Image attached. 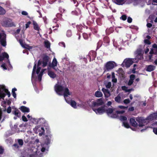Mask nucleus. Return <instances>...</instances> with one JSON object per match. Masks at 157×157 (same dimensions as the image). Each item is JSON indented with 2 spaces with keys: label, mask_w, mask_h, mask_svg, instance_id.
<instances>
[{
  "label": "nucleus",
  "mask_w": 157,
  "mask_h": 157,
  "mask_svg": "<svg viewBox=\"0 0 157 157\" xmlns=\"http://www.w3.org/2000/svg\"><path fill=\"white\" fill-rule=\"evenodd\" d=\"M127 17L125 15H123L121 17H120V19L123 21H125L127 19Z\"/></svg>",
  "instance_id": "48"
},
{
  "label": "nucleus",
  "mask_w": 157,
  "mask_h": 157,
  "mask_svg": "<svg viewBox=\"0 0 157 157\" xmlns=\"http://www.w3.org/2000/svg\"><path fill=\"white\" fill-rule=\"evenodd\" d=\"M115 101L118 103H120L121 102V98L119 94L115 98Z\"/></svg>",
  "instance_id": "29"
},
{
  "label": "nucleus",
  "mask_w": 157,
  "mask_h": 157,
  "mask_svg": "<svg viewBox=\"0 0 157 157\" xmlns=\"http://www.w3.org/2000/svg\"><path fill=\"white\" fill-rule=\"evenodd\" d=\"M33 28L35 30L37 31H38V32H37V33H39V31L40 29V28L38 24L37 23L34 21H33Z\"/></svg>",
  "instance_id": "16"
},
{
  "label": "nucleus",
  "mask_w": 157,
  "mask_h": 157,
  "mask_svg": "<svg viewBox=\"0 0 157 157\" xmlns=\"http://www.w3.org/2000/svg\"><path fill=\"white\" fill-rule=\"evenodd\" d=\"M136 55V61L137 62L139 60H141L143 59V54L142 53V50L140 49H137L135 52Z\"/></svg>",
  "instance_id": "4"
},
{
  "label": "nucleus",
  "mask_w": 157,
  "mask_h": 157,
  "mask_svg": "<svg viewBox=\"0 0 157 157\" xmlns=\"http://www.w3.org/2000/svg\"><path fill=\"white\" fill-rule=\"evenodd\" d=\"M6 13V10L2 6H0V14L4 15Z\"/></svg>",
  "instance_id": "33"
},
{
  "label": "nucleus",
  "mask_w": 157,
  "mask_h": 157,
  "mask_svg": "<svg viewBox=\"0 0 157 157\" xmlns=\"http://www.w3.org/2000/svg\"><path fill=\"white\" fill-rule=\"evenodd\" d=\"M116 64L115 63L114 61H109L107 62L104 66V73L111 70L116 66Z\"/></svg>",
  "instance_id": "2"
},
{
  "label": "nucleus",
  "mask_w": 157,
  "mask_h": 157,
  "mask_svg": "<svg viewBox=\"0 0 157 157\" xmlns=\"http://www.w3.org/2000/svg\"><path fill=\"white\" fill-rule=\"evenodd\" d=\"M24 48L27 49L29 50L30 49H31L32 48V47L31 46H30L29 45L25 44V45H24L23 47Z\"/></svg>",
  "instance_id": "39"
},
{
  "label": "nucleus",
  "mask_w": 157,
  "mask_h": 157,
  "mask_svg": "<svg viewBox=\"0 0 157 157\" xmlns=\"http://www.w3.org/2000/svg\"><path fill=\"white\" fill-rule=\"evenodd\" d=\"M102 90L104 94L105 98H108L110 96V94L108 89L103 88Z\"/></svg>",
  "instance_id": "13"
},
{
  "label": "nucleus",
  "mask_w": 157,
  "mask_h": 157,
  "mask_svg": "<svg viewBox=\"0 0 157 157\" xmlns=\"http://www.w3.org/2000/svg\"><path fill=\"white\" fill-rule=\"evenodd\" d=\"M15 110L12 112L13 114H14L16 116L20 117L21 116V113L18 109L17 108H15Z\"/></svg>",
  "instance_id": "18"
},
{
  "label": "nucleus",
  "mask_w": 157,
  "mask_h": 157,
  "mask_svg": "<svg viewBox=\"0 0 157 157\" xmlns=\"http://www.w3.org/2000/svg\"><path fill=\"white\" fill-rule=\"evenodd\" d=\"M136 121H137L139 122V124H138V126L140 127H142L144 126L142 122H140V121H138L137 119H136Z\"/></svg>",
  "instance_id": "56"
},
{
  "label": "nucleus",
  "mask_w": 157,
  "mask_h": 157,
  "mask_svg": "<svg viewBox=\"0 0 157 157\" xmlns=\"http://www.w3.org/2000/svg\"><path fill=\"white\" fill-rule=\"evenodd\" d=\"M123 124L124 127L127 128H129L130 127L129 124L127 122H123Z\"/></svg>",
  "instance_id": "46"
},
{
  "label": "nucleus",
  "mask_w": 157,
  "mask_h": 157,
  "mask_svg": "<svg viewBox=\"0 0 157 157\" xmlns=\"http://www.w3.org/2000/svg\"><path fill=\"white\" fill-rule=\"evenodd\" d=\"M56 17L59 20H61L62 18V14L61 13H58L56 15Z\"/></svg>",
  "instance_id": "42"
},
{
  "label": "nucleus",
  "mask_w": 157,
  "mask_h": 157,
  "mask_svg": "<svg viewBox=\"0 0 157 157\" xmlns=\"http://www.w3.org/2000/svg\"><path fill=\"white\" fill-rule=\"evenodd\" d=\"M133 82V80L129 79V81H128V86H131V85L132 84Z\"/></svg>",
  "instance_id": "60"
},
{
  "label": "nucleus",
  "mask_w": 157,
  "mask_h": 157,
  "mask_svg": "<svg viewBox=\"0 0 157 157\" xmlns=\"http://www.w3.org/2000/svg\"><path fill=\"white\" fill-rule=\"evenodd\" d=\"M149 53L150 54H154L156 55L157 57V49H153V48H151Z\"/></svg>",
  "instance_id": "28"
},
{
  "label": "nucleus",
  "mask_w": 157,
  "mask_h": 157,
  "mask_svg": "<svg viewBox=\"0 0 157 157\" xmlns=\"http://www.w3.org/2000/svg\"><path fill=\"white\" fill-rule=\"evenodd\" d=\"M4 151V149L3 147L0 146V154H3Z\"/></svg>",
  "instance_id": "59"
},
{
  "label": "nucleus",
  "mask_w": 157,
  "mask_h": 157,
  "mask_svg": "<svg viewBox=\"0 0 157 157\" xmlns=\"http://www.w3.org/2000/svg\"><path fill=\"white\" fill-rule=\"evenodd\" d=\"M92 110L94 111L96 114H102L105 112V109L104 106H102L97 109L94 108V107H92Z\"/></svg>",
  "instance_id": "9"
},
{
  "label": "nucleus",
  "mask_w": 157,
  "mask_h": 157,
  "mask_svg": "<svg viewBox=\"0 0 157 157\" xmlns=\"http://www.w3.org/2000/svg\"><path fill=\"white\" fill-rule=\"evenodd\" d=\"M42 75L43 74L40 73L39 74L38 76V78L39 81H41Z\"/></svg>",
  "instance_id": "52"
},
{
  "label": "nucleus",
  "mask_w": 157,
  "mask_h": 157,
  "mask_svg": "<svg viewBox=\"0 0 157 157\" xmlns=\"http://www.w3.org/2000/svg\"><path fill=\"white\" fill-rule=\"evenodd\" d=\"M3 26L8 27L15 26V25L13 22H12L10 19L7 18L3 21L2 23Z\"/></svg>",
  "instance_id": "3"
},
{
  "label": "nucleus",
  "mask_w": 157,
  "mask_h": 157,
  "mask_svg": "<svg viewBox=\"0 0 157 157\" xmlns=\"http://www.w3.org/2000/svg\"><path fill=\"white\" fill-rule=\"evenodd\" d=\"M4 36H6V35L4 33H0V40L2 39V38L4 37Z\"/></svg>",
  "instance_id": "53"
},
{
  "label": "nucleus",
  "mask_w": 157,
  "mask_h": 157,
  "mask_svg": "<svg viewBox=\"0 0 157 157\" xmlns=\"http://www.w3.org/2000/svg\"><path fill=\"white\" fill-rule=\"evenodd\" d=\"M66 35L68 37H71L72 35V32L71 30H68L67 31Z\"/></svg>",
  "instance_id": "41"
},
{
  "label": "nucleus",
  "mask_w": 157,
  "mask_h": 157,
  "mask_svg": "<svg viewBox=\"0 0 157 157\" xmlns=\"http://www.w3.org/2000/svg\"><path fill=\"white\" fill-rule=\"evenodd\" d=\"M41 69V68L39 66H37V69L36 71V74H39V72L40 71V70Z\"/></svg>",
  "instance_id": "55"
},
{
  "label": "nucleus",
  "mask_w": 157,
  "mask_h": 157,
  "mask_svg": "<svg viewBox=\"0 0 157 157\" xmlns=\"http://www.w3.org/2000/svg\"><path fill=\"white\" fill-rule=\"evenodd\" d=\"M114 31L113 28L111 27L109 29H107L106 30V33L107 35H109L113 33Z\"/></svg>",
  "instance_id": "24"
},
{
  "label": "nucleus",
  "mask_w": 157,
  "mask_h": 157,
  "mask_svg": "<svg viewBox=\"0 0 157 157\" xmlns=\"http://www.w3.org/2000/svg\"><path fill=\"white\" fill-rule=\"evenodd\" d=\"M19 109L23 113H29L30 112L29 109L24 106H21Z\"/></svg>",
  "instance_id": "15"
},
{
  "label": "nucleus",
  "mask_w": 157,
  "mask_h": 157,
  "mask_svg": "<svg viewBox=\"0 0 157 157\" xmlns=\"http://www.w3.org/2000/svg\"><path fill=\"white\" fill-rule=\"evenodd\" d=\"M135 78V75L133 74L131 75L130 76V80H134Z\"/></svg>",
  "instance_id": "61"
},
{
  "label": "nucleus",
  "mask_w": 157,
  "mask_h": 157,
  "mask_svg": "<svg viewBox=\"0 0 157 157\" xmlns=\"http://www.w3.org/2000/svg\"><path fill=\"white\" fill-rule=\"evenodd\" d=\"M137 62L136 59L127 58L124 59L122 65V67L125 66L127 68L129 67L133 63Z\"/></svg>",
  "instance_id": "1"
},
{
  "label": "nucleus",
  "mask_w": 157,
  "mask_h": 157,
  "mask_svg": "<svg viewBox=\"0 0 157 157\" xmlns=\"http://www.w3.org/2000/svg\"><path fill=\"white\" fill-rule=\"evenodd\" d=\"M153 132L157 135V128H153Z\"/></svg>",
  "instance_id": "64"
},
{
  "label": "nucleus",
  "mask_w": 157,
  "mask_h": 157,
  "mask_svg": "<svg viewBox=\"0 0 157 157\" xmlns=\"http://www.w3.org/2000/svg\"><path fill=\"white\" fill-rule=\"evenodd\" d=\"M102 41L101 40H99L97 43V50L99 48L102 46Z\"/></svg>",
  "instance_id": "34"
},
{
  "label": "nucleus",
  "mask_w": 157,
  "mask_h": 157,
  "mask_svg": "<svg viewBox=\"0 0 157 157\" xmlns=\"http://www.w3.org/2000/svg\"><path fill=\"white\" fill-rule=\"evenodd\" d=\"M9 56L8 54L6 52H4L2 53V55H0V62L2 61L4 59H6L8 62L10 63V61L9 60Z\"/></svg>",
  "instance_id": "10"
},
{
  "label": "nucleus",
  "mask_w": 157,
  "mask_h": 157,
  "mask_svg": "<svg viewBox=\"0 0 157 157\" xmlns=\"http://www.w3.org/2000/svg\"><path fill=\"white\" fill-rule=\"evenodd\" d=\"M83 38L86 40L88 39L89 38V36L86 33H84L82 34Z\"/></svg>",
  "instance_id": "43"
},
{
  "label": "nucleus",
  "mask_w": 157,
  "mask_h": 157,
  "mask_svg": "<svg viewBox=\"0 0 157 157\" xmlns=\"http://www.w3.org/2000/svg\"><path fill=\"white\" fill-rule=\"evenodd\" d=\"M10 5L11 4L10 2L9 1H7L6 2L5 6L6 7L10 8Z\"/></svg>",
  "instance_id": "45"
},
{
  "label": "nucleus",
  "mask_w": 157,
  "mask_h": 157,
  "mask_svg": "<svg viewBox=\"0 0 157 157\" xmlns=\"http://www.w3.org/2000/svg\"><path fill=\"white\" fill-rule=\"evenodd\" d=\"M111 86V83L110 82H108L106 85V87L107 88H110Z\"/></svg>",
  "instance_id": "58"
},
{
  "label": "nucleus",
  "mask_w": 157,
  "mask_h": 157,
  "mask_svg": "<svg viewBox=\"0 0 157 157\" xmlns=\"http://www.w3.org/2000/svg\"><path fill=\"white\" fill-rule=\"evenodd\" d=\"M11 107L10 106H9L8 108L7 109V110H6L7 112L8 113H11Z\"/></svg>",
  "instance_id": "62"
},
{
  "label": "nucleus",
  "mask_w": 157,
  "mask_h": 157,
  "mask_svg": "<svg viewBox=\"0 0 157 157\" xmlns=\"http://www.w3.org/2000/svg\"><path fill=\"white\" fill-rule=\"evenodd\" d=\"M103 41L104 43L108 44L109 43L110 40L108 36H105L103 38Z\"/></svg>",
  "instance_id": "31"
},
{
  "label": "nucleus",
  "mask_w": 157,
  "mask_h": 157,
  "mask_svg": "<svg viewBox=\"0 0 157 157\" xmlns=\"http://www.w3.org/2000/svg\"><path fill=\"white\" fill-rule=\"evenodd\" d=\"M104 103L102 98L98 99L96 101H93L92 102V107H95L102 105Z\"/></svg>",
  "instance_id": "6"
},
{
  "label": "nucleus",
  "mask_w": 157,
  "mask_h": 157,
  "mask_svg": "<svg viewBox=\"0 0 157 157\" xmlns=\"http://www.w3.org/2000/svg\"><path fill=\"white\" fill-rule=\"evenodd\" d=\"M17 89L16 88H14L12 89V94L13 97L16 98V94L15 92V91H17Z\"/></svg>",
  "instance_id": "36"
},
{
  "label": "nucleus",
  "mask_w": 157,
  "mask_h": 157,
  "mask_svg": "<svg viewBox=\"0 0 157 157\" xmlns=\"http://www.w3.org/2000/svg\"><path fill=\"white\" fill-rule=\"evenodd\" d=\"M17 142L19 145L21 147L23 145V142L22 139H18Z\"/></svg>",
  "instance_id": "40"
},
{
  "label": "nucleus",
  "mask_w": 157,
  "mask_h": 157,
  "mask_svg": "<svg viewBox=\"0 0 157 157\" xmlns=\"http://www.w3.org/2000/svg\"><path fill=\"white\" fill-rule=\"evenodd\" d=\"M113 2L118 5H122L124 0H113Z\"/></svg>",
  "instance_id": "27"
},
{
  "label": "nucleus",
  "mask_w": 157,
  "mask_h": 157,
  "mask_svg": "<svg viewBox=\"0 0 157 157\" xmlns=\"http://www.w3.org/2000/svg\"><path fill=\"white\" fill-rule=\"evenodd\" d=\"M48 75L52 78H55L56 77V75L54 73V72L52 71H50L49 70V68L48 67Z\"/></svg>",
  "instance_id": "21"
},
{
  "label": "nucleus",
  "mask_w": 157,
  "mask_h": 157,
  "mask_svg": "<svg viewBox=\"0 0 157 157\" xmlns=\"http://www.w3.org/2000/svg\"><path fill=\"white\" fill-rule=\"evenodd\" d=\"M114 110V108H109L106 109H105V112L107 113V115L108 116H110V114H111V116L113 113H113V112Z\"/></svg>",
  "instance_id": "14"
},
{
  "label": "nucleus",
  "mask_w": 157,
  "mask_h": 157,
  "mask_svg": "<svg viewBox=\"0 0 157 157\" xmlns=\"http://www.w3.org/2000/svg\"><path fill=\"white\" fill-rule=\"evenodd\" d=\"M36 63H34V64L33 67V71L32 73V77H33L34 75L35 74V72L36 71Z\"/></svg>",
  "instance_id": "32"
},
{
  "label": "nucleus",
  "mask_w": 157,
  "mask_h": 157,
  "mask_svg": "<svg viewBox=\"0 0 157 157\" xmlns=\"http://www.w3.org/2000/svg\"><path fill=\"white\" fill-rule=\"evenodd\" d=\"M90 29L94 34H96L98 31V28L97 26H95L93 28H90Z\"/></svg>",
  "instance_id": "26"
},
{
  "label": "nucleus",
  "mask_w": 157,
  "mask_h": 157,
  "mask_svg": "<svg viewBox=\"0 0 157 157\" xmlns=\"http://www.w3.org/2000/svg\"><path fill=\"white\" fill-rule=\"evenodd\" d=\"M59 10L62 14L65 11V9L64 8H62V7H59Z\"/></svg>",
  "instance_id": "47"
},
{
  "label": "nucleus",
  "mask_w": 157,
  "mask_h": 157,
  "mask_svg": "<svg viewBox=\"0 0 157 157\" xmlns=\"http://www.w3.org/2000/svg\"><path fill=\"white\" fill-rule=\"evenodd\" d=\"M144 42L145 44L150 45L151 44V42L148 39H145L144 40Z\"/></svg>",
  "instance_id": "51"
},
{
  "label": "nucleus",
  "mask_w": 157,
  "mask_h": 157,
  "mask_svg": "<svg viewBox=\"0 0 157 157\" xmlns=\"http://www.w3.org/2000/svg\"><path fill=\"white\" fill-rule=\"evenodd\" d=\"M96 52L93 50L90 51L88 55L87 56V58H89L90 62H91V60H93L95 59L96 57Z\"/></svg>",
  "instance_id": "5"
},
{
  "label": "nucleus",
  "mask_w": 157,
  "mask_h": 157,
  "mask_svg": "<svg viewBox=\"0 0 157 157\" xmlns=\"http://www.w3.org/2000/svg\"><path fill=\"white\" fill-rule=\"evenodd\" d=\"M157 118V113H154L151 114L147 118V120L151 121Z\"/></svg>",
  "instance_id": "11"
},
{
  "label": "nucleus",
  "mask_w": 157,
  "mask_h": 157,
  "mask_svg": "<svg viewBox=\"0 0 157 157\" xmlns=\"http://www.w3.org/2000/svg\"><path fill=\"white\" fill-rule=\"evenodd\" d=\"M71 105L72 107L75 108H76V103L74 101L71 100Z\"/></svg>",
  "instance_id": "37"
},
{
  "label": "nucleus",
  "mask_w": 157,
  "mask_h": 157,
  "mask_svg": "<svg viewBox=\"0 0 157 157\" xmlns=\"http://www.w3.org/2000/svg\"><path fill=\"white\" fill-rule=\"evenodd\" d=\"M1 89H3L5 92L7 93V94L8 95V97H10V94L9 91H8V90L7 89H6L4 88V87H2V86H1Z\"/></svg>",
  "instance_id": "35"
},
{
  "label": "nucleus",
  "mask_w": 157,
  "mask_h": 157,
  "mask_svg": "<svg viewBox=\"0 0 157 157\" xmlns=\"http://www.w3.org/2000/svg\"><path fill=\"white\" fill-rule=\"evenodd\" d=\"M65 88L64 86L59 85L58 84H56L54 86V89L57 94H60V93L63 92Z\"/></svg>",
  "instance_id": "7"
},
{
  "label": "nucleus",
  "mask_w": 157,
  "mask_h": 157,
  "mask_svg": "<svg viewBox=\"0 0 157 157\" xmlns=\"http://www.w3.org/2000/svg\"><path fill=\"white\" fill-rule=\"evenodd\" d=\"M0 43L1 45L3 47H6V36H4V37L2 38L0 40Z\"/></svg>",
  "instance_id": "17"
},
{
  "label": "nucleus",
  "mask_w": 157,
  "mask_h": 157,
  "mask_svg": "<svg viewBox=\"0 0 157 157\" xmlns=\"http://www.w3.org/2000/svg\"><path fill=\"white\" fill-rule=\"evenodd\" d=\"M44 46L45 47L47 48H49L50 47V43L48 41L44 42Z\"/></svg>",
  "instance_id": "38"
},
{
  "label": "nucleus",
  "mask_w": 157,
  "mask_h": 157,
  "mask_svg": "<svg viewBox=\"0 0 157 157\" xmlns=\"http://www.w3.org/2000/svg\"><path fill=\"white\" fill-rule=\"evenodd\" d=\"M76 28L78 31L80 32L82 29V26L81 25H77Z\"/></svg>",
  "instance_id": "44"
},
{
  "label": "nucleus",
  "mask_w": 157,
  "mask_h": 157,
  "mask_svg": "<svg viewBox=\"0 0 157 157\" xmlns=\"http://www.w3.org/2000/svg\"><path fill=\"white\" fill-rule=\"evenodd\" d=\"M45 142L47 144H50V140L48 138H47L45 140Z\"/></svg>",
  "instance_id": "63"
},
{
  "label": "nucleus",
  "mask_w": 157,
  "mask_h": 157,
  "mask_svg": "<svg viewBox=\"0 0 157 157\" xmlns=\"http://www.w3.org/2000/svg\"><path fill=\"white\" fill-rule=\"evenodd\" d=\"M57 62L56 59V58H54L53 60L52 64H50L49 65V66L50 67H52L54 69V67L57 66Z\"/></svg>",
  "instance_id": "22"
},
{
  "label": "nucleus",
  "mask_w": 157,
  "mask_h": 157,
  "mask_svg": "<svg viewBox=\"0 0 157 157\" xmlns=\"http://www.w3.org/2000/svg\"><path fill=\"white\" fill-rule=\"evenodd\" d=\"M130 123L133 127H136L137 126V123L135 119L131 118L130 119Z\"/></svg>",
  "instance_id": "19"
},
{
  "label": "nucleus",
  "mask_w": 157,
  "mask_h": 157,
  "mask_svg": "<svg viewBox=\"0 0 157 157\" xmlns=\"http://www.w3.org/2000/svg\"><path fill=\"white\" fill-rule=\"evenodd\" d=\"M22 120L24 122H26L28 121V119L24 115H23L22 117Z\"/></svg>",
  "instance_id": "54"
},
{
  "label": "nucleus",
  "mask_w": 157,
  "mask_h": 157,
  "mask_svg": "<svg viewBox=\"0 0 157 157\" xmlns=\"http://www.w3.org/2000/svg\"><path fill=\"white\" fill-rule=\"evenodd\" d=\"M63 91V96L65 98L67 97L68 95H71V93L69 91V90L67 87H65Z\"/></svg>",
  "instance_id": "20"
},
{
  "label": "nucleus",
  "mask_w": 157,
  "mask_h": 157,
  "mask_svg": "<svg viewBox=\"0 0 157 157\" xmlns=\"http://www.w3.org/2000/svg\"><path fill=\"white\" fill-rule=\"evenodd\" d=\"M155 67L152 65H149L147 66L146 71L149 72H151L153 71L155 69Z\"/></svg>",
  "instance_id": "23"
},
{
  "label": "nucleus",
  "mask_w": 157,
  "mask_h": 157,
  "mask_svg": "<svg viewBox=\"0 0 157 157\" xmlns=\"http://www.w3.org/2000/svg\"><path fill=\"white\" fill-rule=\"evenodd\" d=\"M124 104H127L130 102V101L129 99H125L124 100Z\"/></svg>",
  "instance_id": "57"
},
{
  "label": "nucleus",
  "mask_w": 157,
  "mask_h": 157,
  "mask_svg": "<svg viewBox=\"0 0 157 157\" xmlns=\"http://www.w3.org/2000/svg\"><path fill=\"white\" fill-rule=\"evenodd\" d=\"M42 66L45 67L48 65V63L50 60V58L46 54H44L42 58Z\"/></svg>",
  "instance_id": "8"
},
{
  "label": "nucleus",
  "mask_w": 157,
  "mask_h": 157,
  "mask_svg": "<svg viewBox=\"0 0 157 157\" xmlns=\"http://www.w3.org/2000/svg\"><path fill=\"white\" fill-rule=\"evenodd\" d=\"M120 119L121 121H125L127 120V117H126L122 116L120 117Z\"/></svg>",
  "instance_id": "49"
},
{
  "label": "nucleus",
  "mask_w": 157,
  "mask_h": 157,
  "mask_svg": "<svg viewBox=\"0 0 157 157\" xmlns=\"http://www.w3.org/2000/svg\"><path fill=\"white\" fill-rule=\"evenodd\" d=\"M1 86L0 85V98H4L6 95V94L1 91Z\"/></svg>",
  "instance_id": "30"
},
{
  "label": "nucleus",
  "mask_w": 157,
  "mask_h": 157,
  "mask_svg": "<svg viewBox=\"0 0 157 157\" xmlns=\"http://www.w3.org/2000/svg\"><path fill=\"white\" fill-rule=\"evenodd\" d=\"M94 95L96 97L99 98L102 97L103 94L101 92L99 91H97L95 92Z\"/></svg>",
  "instance_id": "25"
},
{
  "label": "nucleus",
  "mask_w": 157,
  "mask_h": 157,
  "mask_svg": "<svg viewBox=\"0 0 157 157\" xmlns=\"http://www.w3.org/2000/svg\"><path fill=\"white\" fill-rule=\"evenodd\" d=\"M125 112L124 110L121 111H117L115 113H113L111 116H110V117L112 118H116L117 117V114H123Z\"/></svg>",
  "instance_id": "12"
},
{
  "label": "nucleus",
  "mask_w": 157,
  "mask_h": 157,
  "mask_svg": "<svg viewBox=\"0 0 157 157\" xmlns=\"http://www.w3.org/2000/svg\"><path fill=\"white\" fill-rule=\"evenodd\" d=\"M29 157H41V156H39L37 155L36 153L30 154L29 155Z\"/></svg>",
  "instance_id": "50"
}]
</instances>
